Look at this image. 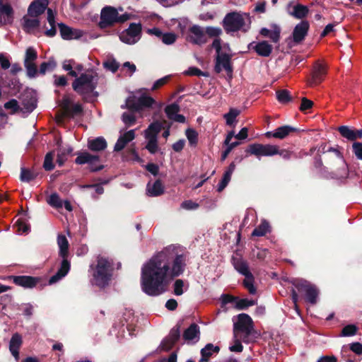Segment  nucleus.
Listing matches in <instances>:
<instances>
[{"mask_svg": "<svg viewBox=\"0 0 362 362\" xmlns=\"http://www.w3.org/2000/svg\"><path fill=\"white\" fill-rule=\"evenodd\" d=\"M286 11L290 16L297 19L306 17L309 13L308 6L300 4H294L293 2H290L287 5Z\"/></svg>", "mask_w": 362, "mask_h": 362, "instance_id": "14", "label": "nucleus"}, {"mask_svg": "<svg viewBox=\"0 0 362 362\" xmlns=\"http://www.w3.org/2000/svg\"><path fill=\"white\" fill-rule=\"evenodd\" d=\"M246 151L257 156L259 159L262 156H273L279 153V147L272 144H250Z\"/></svg>", "mask_w": 362, "mask_h": 362, "instance_id": "9", "label": "nucleus"}, {"mask_svg": "<svg viewBox=\"0 0 362 362\" xmlns=\"http://www.w3.org/2000/svg\"><path fill=\"white\" fill-rule=\"evenodd\" d=\"M183 339L188 344H194L200 339V329L196 323H192L183 333Z\"/></svg>", "mask_w": 362, "mask_h": 362, "instance_id": "15", "label": "nucleus"}, {"mask_svg": "<svg viewBox=\"0 0 362 362\" xmlns=\"http://www.w3.org/2000/svg\"><path fill=\"white\" fill-rule=\"evenodd\" d=\"M23 30L27 33H35V30L39 28L40 21L37 17L24 16L21 20Z\"/></svg>", "mask_w": 362, "mask_h": 362, "instance_id": "25", "label": "nucleus"}, {"mask_svg": "<svg viewBox=\"0 0 362 362\" xmlns=\"http://www.w3.org/2000/svg\"><path fill=\"white\" fill-rule=\"evenodd\" d=\"M13 21V10L8 4L0 1V25L11 24Z\"/></svg>", "mask_w": 362, "mask_h": 362, "instance_id": "19", "label": "nucleus"}, {"mask_svg": "<svg viewBox=\"0 0 362 362\" xmlns=\"http://www.w3.org/2000/svg\"><path fill=\"white\" fill-rule=\"evenodd\" d=\"M122 120L127 127H131L136 122V116L133 112H126L122 114Z\"/></svg>", "mask_w": 362, "mask_h": 362, "instance_id": "47", "label": "nucleus"}, {"mask_svg": "<svg viewBox=\"0 0 362 362\" xmlns=\"http://www.w3.org/2000/svg\"><path fill=\"white\" fill-rule=\"evenodd\" d=\"M253 322L252 318L245 313L239 314L237 321L233 323V344L229 346L233 352H242L243 346L241 341L250 343L252 339Z\"/></svg>", "mask_w": 362, "mask_h": 362, "instance_id": "2", "label": "nucleus"}, {"mask_svg": "<svg viewBox=\"0 0 362 362\" xmlns=\"http://www.w3.org/2000/svg\"><path fill=\"white\" fill-rule=\"evenodd\" d=\"M112 273V262L105 257L98 256L89 266L90 283L93 286L104 288L110 284Z\"/></svg>", "mask_w": 362, "mask_h": 362, "instance_id": "3", "label": "nucleus"}, {"mask_svg": "<svg viewBox=\"0 0 362 362\" xmlns=\"http://www.w3.org/2000/svg\"><path fill=\"white\" fill-rule=\"evenodd\" d=\"M77 156L75 159V163L78 165L88 164L90 165V170L93 172L99 171L103 168V165H100L98 167H93L95 163L99 160V156L95 153H90L88 151L76 152Z\"/></svg>", "mask_w": 362, "mask_h": 362, "instance_id": "13", "label": "nucleus"}, {"mask_svg": "<svg viewBox=\"0 0 362 362\" xmlns=\"http://www.w3.org/2000/svg\"><path fill=\"white\" fill-rule=\"evenodd\" d=\"M313 103L311 100H308L306 98H303L301 104L300 106V111L303 112V111L310 109L313 107Z\"/></svg>", "mask_w": 362, "mask_h": 362, "instance_id": "64", "label": "nucleus"}, {"mask_svg": "<svg viewBox=\"0 0 362 362\" xmlns=\"http://www.w3.org/2000/svg\"><path fill=\"white\" fill-rule=\"evenodd\" d=\"M184 282L182 279H177L174 283V293L176 296H181L183 291Z\"/></svg>", "mask_w": 362, "mask_h": 362, "instance_id": "60", "label": "nucleus"}, {"mask_svg": "<svg viewBox=\"0 0 362 362\" xmlns=\"http://www.w3.org/2000/svg\"><path fill=\"white\" fill-rule=\"evenodd\" d=\"M185 257L179 247L170 245L152 257L141 268V287L149 296L164 293L173 279L181 275L185 267Z\"/></svg>", "mask_w": 362, "mask_h": 362, "instance_id": "1", "label": "nucleus"}, {"mask_svg": "<svg viewBox=\"0 0 362 362\" xmlns=\"http://www.w3.org/2000/svg\"><path fill=\"white\" fill-rule=\"evenodd\" d=\"M326 74V67L324 64L319 62H316L312 78L310 81V86L316 85L320 83L324 78V76Z\"/></svg>", "mask_w": 362, "mask_h": 362, "instance_id": "29", "label": "nucleus"}, {"mask_svg": "<svg viewBox=\"0 0 362 362\" xmlns=\"http://www.w3.org/2000/svg\"><path fill=\"white\" fill-rule=\"evenodd\" d=\"M235 169V164L232 162L224 172L223 177L217 186V190L221 192L229 183L232 174Z\"/></svg>", "mask_w": 362, "mask_h": 362, "instance_id": "33", "label": "nucleus"}, {"mask_svg": "<svg viewBox=\"0 0 362 362\" xmlns=\"http://www.w3.org/2000/svg\"><path fill=\"white\" fill-rule=\"evenodd\" d=\"M188 40L195 45H202L206 42L204 32L198 25H193L190 28Z\"/></svg>", "mask_w": 362, "mask_h": 362, "instance_id": "26", "label": "nucleus"}, {"mask_svg": "<svg viewBox=\"0 0 362 362\" xmlns=\"http://www.w3.org/2000/svg\"><path fill=\"white\" fill-rule=\"evenodd\" d=\"M37 58V53L36 49L33 47H28L25 50L23 64L27 76L30 78H35L37 75V69L35 63Z\"/></svg>", "mask_w": 362, "mask_h": 362, "instance_id": "10", "label": "nucleus"}, {"mask_svg": "<svg viewBox=\"0 0 362 362\" xmlns=\"http://www.w3.org/2000/svg\"><path fill=\"white\" fill-rule=\"evenodd\" d=\"M103 66L106 69L115 73L118 69L119 64L115 59H109L103 63Z\"/></svg>", "mask_w": 362, "mask_h": 362, "instance_id": "56", "label": "nucleus"}, {"mask_svg": "<svg viewBox=\"0 0 362 362\" xmlns=\"http://www.w3.org/2000/svg\"><path fill=\"white\" fill-rule=\"evenodd\" d=\"M219 351V347L214 346L212 344H207L201 350L202 358L199 362H207L209 358L213 354V353H218Z\"/></svg>", "mask_w": 362, "mask_h": 362, "instance_id": "36", "label": "nucleus"}, {"mask_svg": "<svg viewBox=\"0 0 362 362\" xmlns=\"http://www.w3.org/2000/svg\"><path fill=\"white\" fill-rule=\"evenodd\" d=\"M122 131L123 130H120V136L115 145L114 151H122L128 143L135 139L136 134L134 129H131L124 132H122Z\"/></svg>", "mask_w": 362, "mask_h": 362, "instance_id": "18", "label": "nucleus"}, {"mask_svg": "<svg viewBox=\"0 0 362 362\" xmlns=\"http://www.w3.org/2000/svg\"><path fill=\"white\" fill-rule=\"evenodd\" d=\"M293 284L300 292L304 293L307 302L312 305L317 303L319 289L315 285L305 279H296Z\"/></svg>", "mask_w": 362, "mask_h": 362, "instance_id": "8", "label": "nucleus"}, {"mask_svg": "<svg viewBox=\"0 0 362 362\" xmlns=\"http://www.w3.org/2000/svg\"><path fill=\"white\" fill-rule=\"evenodd\" d=\"M179 111L180 107L175 103L170 104L165 108V112L169 119L179 123H185V117L182 115L178 114Z\"/></svg>", "mask_w": 362, "mask_h": 362, "instance_id": "23", "label": "nucleus"}, {"mask_svg": "<svg viewBox=\"0 0 362 362\" xmlns=\"http://www.w3.org/2000/svg\"><path fill=\"white\" fill-rule=\"evenodd\" d=\"M23 343L22 337L18 333L12 335L9 341V351L16 361L19 360V349Z\"/></svg>", "mask_w": 362, "mask_h": 362, "instance_id": "27", "label": "nucleus"}, {"mask_svg": "<svg viewBox=\"0 0 362 362\" xmlns=\"http://www.w3.org/2000/svg\"><path fill=\"white\" fill-rule=\"evenodd\" d=\"M233 264L235 269L242 275H248L250 273L249 267L246 261L241 258L233 257Z\"/></svg>", "mask_w": 362, "mask_h": 362, "instance_id": "35", "label": "nucleus"}, {"mask_svg": "<svg viewBox=\"0 0 362 362\" xmlns=\"http://www.w3.org/2000/svg\"><path fill=\"white\" fill-rule=\"evenodd\" d=\"M54 154L53 152H49L46 154L45 157L43 167L45 170H52L54 168V165L53 163Z\"/></svg>", "mask_w": 362, "mask_h": 362, "instance_id": "53", "label": "nucleus"}, {"mask_svg": "<svg viewBox=\"0 0 362 362\" xmlns=\"http://www.w3.org/2000/svg\"><path fill=\"white\" fill-rule=\"evenodd\" d=\"M74 64L75 62L72 59L65 60L62 64L64 70L68 71L69 75L72 77H76L78 76V73L73 69V68H74Z\"/></svg>", "mask_w": 362, "mask_h": 362, "instance_id": "50", "label": "nucleus"}, {"mask_svg": "<svg viewBox=\"0 0 362 362\" xmlns=\"http://www.w3.org/2000/svg\"><path fill=\"white\" fill-rule=\"evenodd\" d=\"M130 14L119 15L118 11L112 6L103 8L100 13L99 25L101 28L109 27L115 23H124L130 19Z\"/></svg>", "mask_w": 362, "mask_h": 362, "instance_id": "7", "label": "nucleus"}, {"mask_svg": "<svg viewBox=\"0 0 362 362\" xmlns=\"http://www.w3.org/2000/svg\"><path fill=\"white\" fill-rule=\"evenodd\" d=\"M164 192V187L160 180L153 183L148 182L146 185V194L149 197H158Z\"/></svg>", "mask_w": 362, "mask_h": 362, "instance_id": "32", "label": "nucleus"}, {"mask_svg": "<svg viewBox=\"0 0 362 362\" xmlns=\"http://www.w3.org/2000/svg\"><path fill=\"white\" fill-rule=\"evenodd\" d=\"M259 33L264 37H269L272 42L277 43L280 40L281 28L278 25L272 24L270 28H262Z\"/></svg>", "mask_w": 362, "mask_h": 362, "instance_id": "22", "label": "nucleus"}, {"mask_svg": "<svg viewBox=\"0 0 362 362\" xmlns=\"http://www.w3.org/2000/svg\"><path fill=\"white\" fill-rule=\"evenodd\" d=\"M297 129L289 125L279 127L272 132L266 133L267 137H274L276 139H283L286 137L291 132H296Z\"/></svg>", "mask_w": 362, "mask_h": 362, "instance_id": "30", "label": "nucleus"}, {"mask_svg": "<svg viewBox=\"0 0 362 362\" xmlns=\"http://www.w3.org/2000/svg\"><path fill=\"white\" fill-rule=\"evenodd\" d=\"M245 279L243 281L244 286L248 290L250 294L256 293V288L254 286V276L252 273H250L248 275H244Z\"/></svg>", "mask_w": 362, "mask_h": 362, "instance_id": "43", "label": "nucleus"}, {"mask_svg": "<svg viewBox=\"0 0 362 362\" xmlns=\"http://www.w3.org/2000/svg\"><path fill=\"white\" fill-rule=\"evenodd\" d=\"M35 178V175L31 172L30 170L25 168H21V175H20V180L22 182H28Z\"/></svg>", "mask_w": 362, "mask_h": 362, "instance_id": "52", "label": "nucleus"}, {"mask_svg": "<svg viewBox=\"0 0 362 362\" xmlns=\"http://www.w3.org/2000/svg\"><path fill=\"white\" fill-rule=\"evenodd\" d=\"M83 112V107L81 104L76 103L74 105H71L70 107V110H67L66 113L71 117H74L75 115H78Z\"/></svg>", "mask_w": 362, "mask_h": 362, "instance_id": "57", "label": "nucleus"}, {"mask_svg": "<svg viewBox=\"0 0 362 362\" xmlns=\"http://www.w3.org/2000/svg\"><path fill=\"white\" fill-rule=\"evenodd\" d=\"M309 23L308 21H301L297 24L293 31V41L296 43L302 42L308 34Z\"/></svg>", "mask_w": 362, "mask_h": 362, "instance_id": "21", "label": "nucleus"}, {"mask_svg": "<svg viewBox=\"0 0 362 362\" xmlns=\"http://www.w3.org/2000/svg\"><path fill=\"white\" fill-rule=\"evenodd\" d=\"M155 103L152 97L143 95L137 99L129 98L126 101V107L132 111H139L144 107H151Z\"/></svg>", "mask_w": 362, "mask_h": 362, "instance_id": "11", "label": "nucleus"}, {"mask_svg": "<svg viewBox=\"0 0 362 362\" xmlns=\"http://www.w3.org/2000/svg\"><path fill=\"white\" fill-rule=\"evenodd\" d=\"M170 77H171L170 75H168L161 78L158 79L157 81H156L154 82V83L151 88V90H156L158 88L163 86V85H165V83H168V81L170 80Z\"/></svg>", "mask_w": 362, "mask_h": 362, "instance_id": "58", "label": "nucleus"}, {"mask_svg": "<svg viewBox=\"0 0 362 362\" xmlns=\"http://www.w3.org/2000/svg\"><path fill=\"white\" fill-rule=\"evenodd\" d=\"M72 83L73 89L84 100L95 92L98 82V74L93 69L86 70L79 76L75 77Z\"/></svg>", "mask_w": 362, "mask_h": 362, "instance_id": "4", "label": "nucleus"}, {"mask_svg": "<svg viewBox=\"0 0 362 362\" xmlns=\"http://www.w3.org/2000/svg\"><path fill=\"white\" fill-rule=\"evenodd\" d=\"M141 30L140 25L132 23L126 30L120 34L119 39L126 44L134 45L139 40Z\"/></svg>", "mask_w": 362, "mask_h": 362, "instance_id": "12", "label": "nucleus"}, {"mask_svg": "<svg viewBox=\"0 0 362 362\" xmlns=\"http://www.w3.org/2000/svg\"><path fill=\"white\" fill-rule=\"evenodd\" d=\"M61 37L64 40H77L81 37L83 32L79 29H73L61 23L58 24Z\"/></svg>", "mask_w": 362, "mask_h": 362, "instance_id": "16", "label": "nucleus"}, {"mask_svg": "<svg viewBox=\"0 0 362 362\" xmlns=\"http://www.w3.org/2000/svg\"><path fill=\"white\" fill-rule=\"evenodd\" d=\"M240 111L236 108H230L229 112L223 115L227 125L232 126L235 122L236 117L240 115Z\"/></svg>", "mask_w": 362, "mask_h": 362, "instance_id": "42", "label": "nucleus"}, {"mask_svg": "<svg viewBox=\"0 0 362 362\" xmlns=\"http://www.w3.org/2000/svg\"><path fill=\"white\" fill-rule=\"evenodd\" d=\"M146 144L145 146L146 149L151 154L156 153L158 150V137L144 136Z\"/></svg>", "mask_w": 362, "mask_h": 362, "instance_id": "40", "label": "nucleus"}, {"mask_svg": "<svg viewBox=\"0 0 362 362\" xmlns=\"http://www.w3.org/2000/svg\"><path fill=\"white\" fill-rule=\"evenodd\" d=\"M57 245L59 247V255L62 258L60 267L55 274L50 277L49 284L58 282L69 273L71 267L69 256V241L64 235L59 234L57 236Z\"/></svg>", "mask_w": 362, "mask_h": 362, "instance_id": "5", "label": "nucleus"}, {"mask_svg": "<svg viewBox=\"0 0 362 362\" xmlns=\"http://www.w3.org/2000/svg\"><path fill=\"white\" fill-rule=\"evenodd\" d=\"M270 232V225L266 220H262L261 223L256 227L252 233V236L262 237L265 235L267 233Z\"/></svg>", "mask_w": 362, "mask_h": 362, "instance_id": "38", "label": "nucleus"}, {"mask_svg": "<svg viewBox=\"0 0 362 362\" xmlns=\"http://www.w3.org/2000/svg\"><path fill=\"white\" fill-rule=\"evenodd\" d=\"M22 105L23 109L27 112H33L37 107V100L35 97H31L29 100L26 98L23 99Z\"/></svg>", "mask_w": 362, "mask_h": 362, "instance_id": "45", "label": "nucleus"}, {"mask_svg": "<svg viewBox=\"0 0 362 362\" xmlns=\"http://www.w3.org/2000/svg\"><path fill=\"white\" fill-rule=\"evenodd\" d=\"M186 137L191 146H196L198 143V133L192 128H188L185 131Z\"/></svg>", "mask_w": 362, "mask_h": 362, "instance_id": "44", "label": "nucleus"}, {"mask_svg": "<svg viewBox=\"0 0 362 362\" xmlns=\"http://www.w3.org/2000/svg\"><path fill=\"white\" fill-rule=\"evenodd\" d=\"M40 279L30 276H19L13 277V282L25 288H33L36 286Z\"/></svg>", "mask_w": 362, "mask_h": 362, "instance_id": "24", "label": "nucleus"}, {"mask_svg": "<svg viewBox=\"0 0 362 362\" xmlns=\"http://www.w3.org/2000/svg\"><path fill=\"white\" fill-rule=\"evenodd\" d=\"M177 36L173 33H165L163 34L160 40L168 45H173L177 40Z\"/></svg>", "mask_w": 362, "mask_h": 362, "instance_id": "54", "label": "nucleus"}, {"mask_svg": "<svg viewBox=\"0 0 362 362\" xmlns=\"http://www.w3.org/2000/svg\"><path fill=\"white\" fill-rule=\"evenodd\" d=\"M54 14L52 12V9L48 8L47 10V22L50 25V28H47L45 31V35L47 37H54L57 33V29L55 26V19Z\"/></svg>", "mask_w": 362, "mask_h": 362, "instance_id": "37", "label": "nucleus"}, {"mask_svg": "<svg viewBox=\"0 0 362 362\" xmlns=\"http://www.w3.org/2000/svg\"><path fill=\"white\" fill-rule=\"evenodd\" d=\"M163 128V124L158 121L152 122L144 132V136L158 137Z\"/></svg>", "mask_w": 362, "mask_h": 362, "instance_id": "39", "label": "nucleus"}, {"mask_svg": "<svg viewBox=\"0 0 362 362\" xmlns=\"http://www.w3.org/2000/svg\"><path fill=\"white\" fill-rule=\"evenodd\" d=\"M353 151L359 160H362V143L355 142L353 144Z\"/></svg>", "mask_w": 362, "mask_h": 362, "instance_id": "63", "label": "nucleus"}, {"mask_svg": "<svg viewBox=\"0 0 362 362\" xmlns=\"http://www.w3.org/2000/svg\"><path fill=\"white\" fill-rule=\"evenodd\" d=\"M239 144L240 143L238 141H235L232 143H228V144H226L227 147L221 155V160H224L227 158L228 154L230 153V151Z\"/></svg>", "mask_w": 362, "mask_h": 362, "instance_id": "59", "label": "nucleus"}, {"mask_svg": "<svg viewBox=\"0 0 362 362\" xmlns=\"http://www.w3.org/2000/svg\"><path fill=\"white\" fill-rule=\"evenodd\" d=\"M357 327L354 325H348L345 326L342 330L340 336L341 337H351L356 334Z\"/></svg>", "mask_w": 362, "mask_h": 362, "instance_id": "55", "label": "nucleus"}, {"mask_svg": "<svg viewBox=\"0 0 362 362\" xmlns=\"http://www.w3.org/2000/svg\"><path fill=\"white\" fill-rule=\"evenodd\" d=\"M181 207L186 210H196L199 207V204L192 200H187L181 204Z\"/></svg>", "mask_w": 362, "mask_h": 362, "instance_id": "62", "label": "nucleus"}, {"mask_svg": "<svg viewBox=\"0 0 362 362\" xmlns=\"http://www.w3.org/2000/svg\"><path fill=\"white\" fill-rule=\"evenodd\" d=\"M180 337V327L177 325L170 330L168 336L164 339V344L168 341H170V344H175L178 341Z\"/></svg>", "mask_w": 362, "mask_h": 362, "instance_id": "41", "label": "nucleus"}, {"mask_svg": "<svg viewBox=\"0 0 362 362\" xmlns=\"http://www.w3.org/2000/svg\"><path fill=\"white\" fill-rule=\"evenodd\" d=\"M223 28L226 33L239 30L247 32L250 28V17L245 13L231 12L225 16L223 21Z\"/></svg>", "mask_w": 362, "mask_h": 362, "instance_id": "6", "label": "nucleus"}, {"mask_svg": "<svg viewBox=\"0 0 362 362\" xmlns=\"http://www.w3.org/2000/svg\"><path fill=\"white\" fill-rule=\"evenodd\" d=\"M255 304H257V301L255 300H249L247 298L239 299L236 301L235 308L238 310H245Z\"/></svg>", "mask_w": 362, "mask_h": 362, "instance_id": "48", "label": "nucleus"}, {"mask_svg": "<svg viewBox=\"0 0 362 362\" xmlns=\"http://www.w3.org/2000/svg\"><path fill=\"white\" fill-rule=\"evenodd\" d=\"M87 146L93 153L100 152L107 148V142L103 137L98 136L94 139H89Z\"/></svg>", "mask_w": 362, "mask_h": 362, "instance_id": "31", "label": "nucleus"}, {"mask_svg": "<svg viewBox=\"0 0 362 362\" xmlns=\"http://www.w3.org/2000/svg\"><path fill=\"white\" fill-rule=\"evenodd\" d=\"M340 134L350 141H354L362 138V129H354L348 126H341L338 128Z\"/></svg>", "mask_w": 362, "mask_h": 362, "instance_id": "28", "label": "nucleus"}, {"mask_svg": "<svg viewBox=\"0 0 362 362\" xmlns=\"http://www.w3.org/2000/svg\"><path fill=\"white\" fill-rule=\"evenodd\" d=\"M47 202L50 206L57 209L63 207V202L57 193L52 194L49 196Z\"/></svg>", "mask_w": 362, "mask_h": 362, "instance_id": "49", "label": "nucleus"}, {"mask_svg": "<svg viewBox=\"0 0 362 362\" xmlns=\"http://www.w3.org/2000/svg\"><path fill=\"white\" fill-rule=\"evenodd\" d=\"M276 98L281 103L285 104L291 100V97L287 90H279L276 93Z\"/></svg>", "mask_w": 362, "mask_h": 362, "instance_id": "51", "label": "nucleus"}, {"mask_svg": "<svg viewBox=\"0 0 362 362\" xmlns=\"http://www.w3.org/2000/svg\"><path fill=\"white\" fill-rule=\"evenodd\" d=\"M48 5V0H35L28 8V14L30 17H37L43 13Z\"/></svg>", "mask_w": 362, "mask_h": 362, "instance_id": "20", "label": "nucleus"}, {"mask_svg": "<svg viewBox=\"0 0 362 362\" xmlns=\"http://www.w3.org/2000/svg\"><path fill=\"white\" fill-rule=\"evenodd\" d=\"M253 49L258 55L265 57H269L272 52V46L265 40L257 42Z\"/></svg>", "mask_w": 362, "mask_h": 362, "instance_id": "34", "label": "nucleus"}, {"mask_svg": "<svg viewBox=\"0 0 362 362\" xmlns=\"http://www.w3.org/2000/svg\"><path fill=\"white\" fill-rule=\"evenodd\" d=\"M214 69L217 73H220L223 69H224L228 74H231L233 69L230 65V56L223 53L218 54V55L216 56Z\"/></svg>", "mask_w": 362, "mask_h": 362, "instance_id": "17", "label": "nucleus"}, {"mask_svg": "<svg viewBox=\"0 0 362 362\" xmlns=\"http://www.w3.org/2000/svg\"><path fill=\"white\" fill-rule=\"evenodd\" d=\"M56 65V62L52 59L48 62H44L40 64L39 73L44 75L48 71H52L54 69Z\"/></svg>", "mask_w": 362, "mask_h": 362, "instance_id": "46", "label": "nucleus"}, {"mask_svg": "<svg viewBox=\"0 0 362 362\" xmlns=\"http://www.w3.org/2000/svg\"><path fill=\"white\" fill-rule=\"evenodd\" d=\"M72 99L69 95H64L61 101V106L65 112L67 110H70V107L72 105Z\"/></svg>", "mask_w": 362, "mask_h": 362, "instance_id": "61", "label": "nucleus"}]
</instances>
